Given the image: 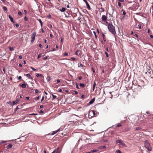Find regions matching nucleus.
Wrapping results in <instances>:
<instances>
[{
    "label": "nucleus",
    "instance_id": "1",
    "mask_svg": "<svg viewBox=\"0 0 153 153\" xmlns=\"http://www.w3.org/2000/svg\"><path fill=\"white\" fill-rule=\"evenodd\" d=\"M108 24V28L109 31L113 35L116 34V32L115 29V27L111 23L109 22Z\"/></svg>",
    "mask_w": 153,
    "mask_h": 153
},
{
    "label": "nucleus",
    "instance_id": "2",
    "mask_svg": "<svg viewBox=\"0 0 153 153\" xmlns=\"http://www.w3.org/2000/svg\"><path fill=\"white\" fill-rule=\"evenodd\" d=\"M145 146L149 151H151L152 150V148L148 141L147 140L145 141Z\"/></svg>",
    "mask_w": 153,
    "mask_h": 153
},
{
    "label": "nucleus",
    "instance_id": "3",
    "mask_svg": "<svg viewBox=\"0 0 153 153\" xmlns=\"http://www.w3.org/2000/svg\"><path fill=\"white\" fill-rule=\"evenodd\" d=\"M116 143H119L124 147H126L127 146L124 143L123 141L121 140H116Z\"/></svg>",
    "mask_w": 153,
    "mask_h": 153
},
{
    "label": "nucleus",
    "instance_id": "4",
    "mask_svg": "<svg viewBox=\"0 0 153 153\" xmlns=\"http://www.w3.org/2000/svg\"><path fill=\"white\" fill-rule=\"evenodd\" d=\"M36 34V32H33L31 34V42L33 43L35 40V36Z\"/></svg>",
    "mask_w": 153,
    "mask_h": 153
},
{
    "label": "nucleus",
    "instance_id": "5",
    "mask_svg": "<svg viewBox=\"0 0 153 153\" xmlns=\"http://www.w3.org/2000/svg\"><path fill=\"white\" fill-rule=\"evenodd\" d=\"M101 19L102 21L105 22L106 24L108 23L107 21V17L105 15H102V16Z\"/></svg>",
    "mask_w": 153,
    "mask_h": 153
},
{
    "label": "nucleus",
    "instance_id": "6",
    "mask_svg": "<svg viewBox=\"0 0 153 153\" xmlns=\"http://www.w3.org/2000/svg\"><path fill=\"white\" fill-rule=\"evenodd\" d=\"M24 75L26 76L29 79H33V78L29 74H25Z\"/></svg>",
    "mask_w": 153,
    "mask_h": 153
},
{
    "label": "nucleus",
    "instance_id": "7",
    "mask_svg": "<svg viewBox=\"0 0 153 153\" xmlns=\"http://www.w3.org/2000/svg\"><path fill=\"white\" fill-rule=\"evenodd\" d=\"M59 147H58L57 149H56L54 151L52 152L51 153H57L58 152L59 153Z\"/></svg>",
    "mask_w": 153,
    "mask_h": 153
},
{
    "label": "nucleus",
    "instance_id": "8",
    "mask_svg": "<svg viewBox=\"0 0 153 153\" xmlns=\"http://www.w3.org/2000/svg\"><path fill=\"white\" fill-rule=\"evenodd\" d=\"M8 16L11 21L13 23H15V22L14 21L13 19L10 15H9Z\"/></svg>",
    "mask_w": 153,
    "mask_h": 153
},
{
    "label": "nucleus",
    "instance_id": "9",
    "mask_svg": "<svg viewBox=\"0 0 153 153\" xmlns=\"http://www.w3.org/2000/svg\"><path fill=\"white\" fill-rule=\"evenodd\" d=\"M60 130V128H59L57 130H56L53 131L51 133L52 135H53L54 134L56 133L59 130Z\"/></svg>",
    "mask_w": 153,
    "mask_h": 153
},
{
    "label": "nucleus",
    "instance_id": "10",
    "mask_svg": "<svg viewBox=\"0 0 153 153\" xmlns=\"http://www.w3.org/2000/svg\"><path fill=\"white\" fill-rule=\"evenodd\" d=\"M19 99H16V100L15 101H13V105H14L16 104L19 101Z\"/></svg>",
    "mask_w": 153,
    "mask_h": 153
},
{
    "label": "nucleus",
    "instance_id": "11",
    "mask_svg": "<svg viewBox=\"0 0 153 153\" xmlns=\"http://www.w3.org/2000/svg\"><path fill=\"white\" fill-rule=\"evenodd\" d=\"M85 3L86 4V5L87 7V8H88V9L89 10H90L91 9L89 5V4L87 2V1H86V2H85Z\"/></svg>",
    "mask_w": 153,
    "mask_h": 153
},
{
    "label": "nucleus",
    "instance_id": "12",
    "mask_svg": "<svg viewBox=\"0 0 153 153\" xmlns=\"http://www.w3.org/2000/svg\"><path fill=\"white\" fill-rule=\"evenodd\" d=\"M95 98H94L93 99H92L91 101H90V102H89V104H92V103H93V102H94V101H95Z\"/></svg>",
    "mask_w": 153,
    "mask_h": 153
},
{
    "label": "nucleus",
    "instance_id": "13",
    "mask_svg": "<svg viewBox=\"0 0 153 153\" xmlns=\"http://www.w3.org/2000/svg\"><path fill=\"white\" fill-rule=\"evenodd\" d=\"M90 114H93V116H94L95 114V111L93 110L91 111H90V112H89V115Z\"/></svg>",
    "mask_w": 153,
    "mask_h": 153
},
{
    "label": "nucleus",
    "instance_id": "14",
    "mask_svg": "<svg viewBox=\"0 0 153 153\" xmlns=\"http://www.w3.org/2000/svg\"><path fill=\"white\" fill-rule=\"evenodd\" d=\"M37 20L39 22L40 24L41 27H42V26L43 23H42V22L41 20L40 19H38Z\"/></svg>",
    "mask_w": 153,
    "mask_h": 153
},
{
    "label": "nucleus",
    "instance_id": "15",
    "mask_svg": "<svg viewBox=\"0 0 153 153\" xmlns=\"http://www.w3.org/2000/svg\"><path fill=\"white\" fill-rule=\"evenodd\" d=\"M36 76L37 77H44L41 74H37L36 75Z\"/></svg>",
    "mask_w": 153,
    "mask_h": 153
},
{
    "label": "nucleus",
    "instance_id": "16",
    "mask_svg": "<svg viewBox=\"0 0 153 153\" xmlns=\"http://www.w3.org/2000/svg\"><path fill=\"white\" fill-rule=\"evenodd\" d=\"M26 85H27V84H25V83H23V84H22V85H21V86L23 88H26Z\"/></svg>",
    "mask_w": 153,
    "mask_h": 153
},
{
    "label": "nucleus",
    "instance_id": "17",
    "mask_svg": "<svg viewBox=\"0 0 153 153\" xmlns=\"http://www.w3.org/2000/svg\"><path fill=\"white\" fill-rule=\"evenodd\" d=\"M66 10L65 8L62 7V9H60L59 10L62 12H64Z\"/></svg>",
    "mask_w": 153,
    "mask_h": 153
},
{
    "label": "nucleus",
    "instance_id": "18",
    "mask_svg": "<svg viewBox=\"0 0 153 153\" xmlns=\"http://www.w3.org/2000/svg\"><path fill=\"white\" fill-rule=\"evenodd\" d=\"M83 66V65L81 63H79L78 64V67L80 68H82Z\"/></svg>",
    "mask_w": 153,
    "mask_h": 153
},
{
    "label": "nucleus",
    "instance_id": "19",
    "mask_svg": "<svg viewBox=\"0 0 153 153\" xmlns=\"http://www.w3.org/2000/svg\"><path fill=\"white\" fill-rule=\"evenodd\" d=\"M13 145L12 144H9L7 146V148H10L12 147Z\"/></svg>",
    "mask_w": 153,
    "mask_h": 153
},
{
    "label": "nucleus",
    "instance_id": "20",
    "mask_svg": "<svg viewBox=\"0 0 153 153\" xmlns=\"http://www.w3.org/2000/svg\"><path fill=\"white\" fill-rule=\"evenodd\" d=\"M52 96H53V99H52V100H53L55 98H56L57 97V96L56 95H54V94H52Z\"/></svg>",
    "mask_w": 153,
    "mask_h": 153
},
{
    "label": "nucleus",
    "instance_id": "21",
    "mask_svg": "<svg viewBox=\"0 0 153 153\" xmlns=\"http://www.w3.org/2000/svg\"><path fill=\"white\" fill-rule=\"evenodd\" d=\"M79 86L80 87H84L85 86V84L83 83H80L79 85Z\"/></svg>",
    "mask_w": 153,
    "mask_h": 153
},
{
    "label": "nucleus",
    "instance_id": "22",
    "mask_svg": "<svg viewBox=\"0 0 153 153\" xmlns=\"http://www.w3.org/2000/svg\"><path fill=\"white\" fill-rule=\"evenodd\" d=\"M98 150H97V149H94V150H91V152H97L98 151Z\"/></svg>",
    "mask_w": 153,
    "mask_h": 153
},
{
    "label": "nucleus",
    "instance_id": "23",
    "mask_svg": "<svg viewBox=\"0 0 153 153\" xmlns=\"http://www.w3.org/2000/svg\"><path fill=\"white\" fill-rule=\"evenodd\" d=\"M121 125H122V124H121V123H119L117 124L116 125V127H118L121 126Z\"/></svg>",
    "mask_w": 153,
    "mask_h": 153
},
{
    "label": "nucleus",
    "instance_id": "24",
    "mask_svg": "<svg viewBox=\"0 0 153 153\" xmlns=\"http://www.w3.org/2000/svg\"><path fill=\"white\" fill-rule=\"evenodd\" d=\"M141 129V128L140 127H138L135 128V129L136 130H138Z\"/></svg>",
    "mask_w": 153,
    "mask_h": 153
},
{
    "label": "nucleus",
    "instance_id": "25",
    "mask_svg": "<svg viewBox=\"0 0 153 153\" xmlns=\"http://www.w3.org/2000/svg\"><path fill=\"white\" fill-rule=\"evenodd\" d=\"M96 82H94L93 85V90L94 91L95 88V87L96 86Z\"/></svg>",
    "mask_w": 153,
    "mask_h": 153
},
{
    "label": "nucleus",
    "instance_id": "26",
    "mask_svg": "<svg viewBox=\"0 0 153 153\" xmlns=\"http://www.w3.org/2000/svg\"><path fill=\"white\" fill-rule=\"evenodd\" d=\"M75 54L76 55H79V50H77L76 51Z\"/></svg>",
    "mask_w": 153,
    "mask_h": 153
},
{
    "label": "nucleus",
    "instance_id": "27",
    "mask_svg": "<svg viewBox=\"0 0 153 153\" xmlns=\"http://www.w3.org/2000/svg\"><path fill=\"white\" fill-rule=\"evenodd\" d=\"M115 153H122L120 150H116Z\"/></svg>",
    "mask_w": 153,
    "mask_h": 153
},
{
    "label": "nucleus",
    "instance_id": "28",
    "mask_svg": "<svg viewBox=\"0 0 153 153\" xmlns=\"http://www.w3.org/2000/svg\"><path fill=\"white\" fill-rule=\"evenodd\" d=\"M9 49L10 50V51H13L14 50V49L13 47H9Z\"/></svg>",
    "mask_w": 153,
    "mask_h": 153
},
{
    "label": "nucleus",
    "instance_id": "29",
    "mask_svg": "<svg viewBox=\"0 0 153 153\" xmlns=\"http://www.w3.org/2000/svg\"><path fill=\"white\" fill-rule=\"evenodd\" d=\"M105 54L106 56L107 57H108V56H108V53L106 52V51H105Z\"/></svg>",
    "mask_w": 153,
    "mask_h": 153
},
{
    "label": "nucleus",
    "instance_id": "30",
    "mask_svg": "<svg viewBox=\"0 0 153 153\" xmlns=\"http://www.w3.org/2000/svg\"><path fill=\"white\" fill-rule=\"evenodd\" d=\"M3 8L4 10H5V11L7 10V8L6 7H5V6L3 7Z\"/></svg>",
    "mask_w": 153,
    "mask_h": 153
},
{
    "label": "nucleus",
    "instance_id": "31",
    "mask_svg": "<svg viewBox=\"0 0 153 153\" xmlns=\"http://www.w3.org/2000/svg\"><path fill=\"white\" fill-rule=\"evenodd\" d=\"M24 19L25 21H27L28 20V18L26 16H25L24 17Z\"/></svg>",
    "mask_w": 153,
    "mask_h": 153
},
{
    "label": "nucleus",
    "instance_id": "32",
    "mask_svg": "<svg viewBox=\"0 0 153 153\" xmlns=\"http://www.w3.org/2000/svg\"><path fill=\"white\" fill-rule=\"evenodd\" d=\"M30 68H31L33 71H36V69L35 68H33V67H30Z\"/></svg>",
    "mask_w": 153,
    "mask_h": 153
},
{
    "label": "nucleus",
    "instance_id": "33",
    "mask_svg": "<svg viewBox=\"0 0 153 153\" xmlns=\"http://www.w3.org/2000/svg\"><path fill=\"white\" fill-rule=\"evenodd\" d=\"M76 88H77L78 89H79V87L78 86V84L77 83H76Z\"/></svg>",
    "mask_w": 153,
    "mask_h": 153
},
{
    "label": "nucleus",
    "instance_id": "34",
    "mask_svg": "<svg viewBox=\"0 0 153 153\" xmlns=\"http://www.w3.org/2000/svg\"><path fill=\"white\" fill-rule=\"evenodd\" d=\"M18 14L19 15H22V13H21V12L20 11H19L18 12Z\"/></svg>",
    "mask_w": 153,
    "mask_h": 153
},
{
    "label": "nucleus",
    "instance_id": "35",
    "mask_svg": "<svg viewBox=\"0 0 153 153\" xmlns=\"http://www.w3.org/2000/svg\"><path fill=\"white\" fill-rule=\"evenodd\" d=\"M93 33L95 35V37L96 38H97V36L96 35V32H95V31H93Z\"/></svg>",
    "mask_w": 153,
    "mask_h": 153
},
{
    "label": "nucleus",
    "instance_id": "36",
    "mask_svg": "<svg viewBox=\"0 0 153 153\" xmlns=\"http://www.w3.org/2000/svg\"><path fill=\"white\" fill-rule=\"evenodd\" d=\"M41 56H42V54H39L38 56V58H39Z\"/></svg>",
    "mask_w": 153,
    "mask_h": 153
},
{
    "label": "nucleus",
    "instance_id": "37",
    "mask_svg": "<svg viewBox=\"0 0 153 153\" xmlns=\"http://www.w3.org/2000/svg\"><path fill=\"white\" fill-rule=\"evenodd\" d=\"M118 5L119 7H120L121 6V3L120 2H118Z\"/></svg>",
    "mask_w": 153,
    "mask_h": 153
},
{
    "label": "nucleus",
    "instance_id": "38",
    "mask_svg": "<svg viewBox=\"0 0 153 153\" xmlns=\"http://www.w3.org/2000/svg\"><path fill=\"white\" fill-rule=\"evenodd\" d=\"M134 36H136L137 38H138V35L136 33H135L134 34Z\"/></svg>",
    "mask_w": 153,
    "mask_h": 153
},
{
    "label": "nucleus",
    "instance_id": "39",
    "mask_svg": "<svg viewBox=\"0 0 153 153\" xmlns=\"http://www.w3.org/2000/svg\"><path fill=\"white\" fill-rule=\"evenodd\" d=\"M39 92V90L37 89H36L35 91V92L36 93H38Z\"/></svg>",
    "mask_w": 153,
    "mask_h": 153
},
{
    "label": "nucleus",
    "instance_id": "40",
    "mask_svg": "<svg viewBox=\"0 0 153 153\" xmlns=\"http://www.w3.org/2000/svg\"><path fill=\"white\" fill-rule=\"evenodd\" d=\"M48 58V56H45V57H44L43 58V59L44 60H46V59H47Z\"/></svg>",
    "mask_w": 153,
    "mask_h": 153
},
{
    "label": "nucleus",
    "instance_id": "41",
    "mask_svg": "<svg viewBox=\"0 0 153 153\" xmlns=\"http://www.w3.org/2000/svg\"><path fill=\"white\" fill-rule=\"evenodd\" d=\"M100 9L101 10V12H104L105 11L104 9L103 8H100Z\"/></svg>",
    "mask_w": 153,
    "mask_h": 153
},
{
    "label": "nucleus",
    "instance_id": "42",
    "mask_svg": "<svg viewBox=\"0 0 153 153\" xmlns=\"http://www.w3.org/2000/svg\"><path fill=\"white\" fill-rule=\"evenodd\" d=\"M64 56H68V53L67 52H65L64 53Z\"/></svg>",
    "mask_w": 153,
    "mask_h": 153
},
{
    "label": "nucleus",
    "instance_id": "43",
    "mask_svg": "<svg viewBox=\"0 0 153 153\" xmlns=\"http://www.w3.org/2000/svg\"><path fill=\"white\" fill-rule=\"evenodd\" d=\"M71 59L72 60H76V59L75 58H74V57H71Z\"/></svg>",
    "mask_w": 153,
    "mask_h": 153
},
{
    "label": "nucleus",
    "instance_id": "44",
    "mask_svg": "<svg viewBox=\"0 0 153 153\" xmlns=\"http://www.w3.org/2000/svg\"><path fill=\"white\" fill-rule=\"evenodd\" d=\"M44 96H43L42 99L41 100V101L42 102V101H43V100H44Z\"/></svg>",
    "mask_w": 153,
    "mask_h": 153
},
{
    "label": "nucleus",
    "instance_id": "45",
    "mask_svg": "<svg viewBox=\"0 0 153 153\" xmlns=\"http://www.w3.org/2000/svg\"><path fill=\"white\" fill-rule=\"evenodd\" d=\"M138 28L139 29H140V28H141V26L140 25H138Z\"/></svg>",
    "mask_w": 153,
    "mask_h": 153
},
{
    "label": "nucleus",
    "instance_id": "46",
    "mask_svg": "<svg viewBox=\"0 0 153 153\" xmlns=\"http://www.w3.org/2000/svg\"><path fill=\"white\" fill-rule=\"evenodd\" d=\"M40 113H43V111L42 110H40Z\"/></svg>",
    "mask_w": 153,
    "mask_h": 153
},
{
    "label": "nucleus",
    "instance_id": "47",
    "mask_svg": "<svg viewBox=\"0 0 153 153\" xmlns=\"http://www.w3.org/2000/svg\"><path fill=\"white\" fill-rule=\"evenodd\" d=\"M102 141L104 142H106L107 141V140H103Z\"/></svg>",
    "mask_w": 153,
    "mask_h": 153
},
{
    "label": "nucleus",
    "instance_id": "48",
    "mask_svg": "<svg viewBox=\"0 0 153 153\" xmlns=\"http://www.w3.org/2000/svg\"><path fill=\"white\" fill-rule=\"evenodd\" d=\"M82 79V77L81 76H80L79 77L78 79L79 80H81Z\"/></svg>",
    "mask_w": 153,
    "mask_h": 153
},
{
    "label": "nucleus",
    "instance_id": "49",
    "mask_svg": "<svg viewBox=\"0 0 153 153\" xmlns=\"http://www.w3.org/2000/svg\"><path fill=\"white\" fill-rule=\"evenodd\" d=\"M22 79V77L21 76H19V77H18V79L19 80V79Z\"/></svg>",
    "mask_w": 153,
    "mask_h": 153
},
{
    "label": "nucleus",
    "instance_id": "50",
    "mask_svg": "<svg viewBox=\"0 0 153 153\" xmlns=\"http://www.w3.org/2000/svg\"><path fill=\"white\" fill-rule=\"evenodd\" d=\"M74 93L75 94H78V92L77 91H74Z\"/></svg>",
    "mask_w": 153,
    "mask_h": 153
},
{
    "label": "nucleus",
    "instance_id": "51",
    "mask_svg": "<svg viewBox=\"0 0 153 153\" xmlns=\"http://www.w3.org/2000/svg\"><path fill=\"white\" fill-rule=\"evenodd\" d=\"M120 2H123L124 1V0H118Z\"/></svg>",
    "mask_w": 153,
    "mask_h": 153
},
{
    "label": "nucleus",
    "instance_id": "52",
    "mask_svg": "<svg viewBox=\"0 0 153 153\" xmlns=\"http://www.w3.org/2000/svg\"><path fill=\"white\" fill-rule=\"evenodd\" d=\"M15 26L17 27H19V25L18 24H16Z\"/></svg>",
    "mask_w": 153,
    "mask_h": 153
},
{
    "label": "nucleus",
    "instance_id": "53",
    "mask_svg": "<svg viewBox=\"0 0 153 153\" xmlns=\"http://www.w3.org/2000/svg\"><path fill=\"white\" fill-rule=\"evenodd\" d=\"M49 78H50V77L49 76H48L47 77V79L48 80V81H49Z\"/></svg>",
    "mask_w": 153,
    "mask_h": 153
},
{
    "label": "nucleus",
    "instance_id": "54",
    "mask_svg": "<svg viewBox=\"0 0 153 153\" xmlns=\"http://www.w3.org/2000/svg\"><path fill=\"white\" fill-rule=\"evenodd\" d=\"M102 36L103 38H105V35L103 33H102Z\"/></svg>",
    "mask_w": 153,
    "mask_h": 153
},
{
    "label": "nucleus",
    "instance_id": "55",
    "mask_svg": "<svg viewBox=\"0 0 153 153\" xmlns=\"http://www.w3.org/2000/svg\"><path fill=\"white\" fill-rule=\"evenodd\" d=\"M44 107L43 105H40V108H43Z\"/></svg>",
    "mask_w": 153,
    "mask_h": 153
},
{
    "label": "nucleus",
    "instance_id": "56",
    "mask_svg": "<svg viewBox=\"0 0 153 153\" xmlns=\"http://www.w3.org/2000/svg\"><path fill=\"white\" fill-rule=\"evenodd\" d=\"M35 98L36 99L39 100V97L38 96V97H36Z\"/></svg>",
    "mask_w": 153,
    "mask_h": 153
},
{
    "label": "nucleus",
    "instance_id": "57",
    "mask_svg": "<svg viewBox=\"0 0 153 153\" xmlns=\"http://www.w3.org/2000/svg\"><path fill=\"white\" fill-rule=\"evenodd\" d=\"M6 141H1V143H4L5 142H6Z\"/></svg>",
    "mask_w": 153,
    "mask_h": 153
},
{
    "label": "nucleus",
    "instance_id": "58",
    "mask_svg": "<svg viewBox=\"0 0 153 153\" xmlns=\"http://www.w3.org/2000/svg\"><path fill=\"white\" fill-rule=\"evenodd\" d=\"M22 56L21 55H20L19 56V59H21L22 58Z\"/></svg>",
    "mask_w": 153,
    "mask_h": 153
},
{
    "label": "nucleus",
    "instance_id": "59",
    "mask_svg": "<svg viewBox=\"0 0 153 153\" xmlns=\"http://www.w3.org/2000/svg\"><path fill=\"white\" fill-rule=\"evenodd\" d=\"M59 92H62V89H60L59 90Z\"/></svg>",
    "mask_w": 153,
    "mask_h": 153
},
{
    "label": "nucleus",
    "instance_id": "60",
    "mask_svg": "<svg viewBox=\"0 0 153 153\" xmlns=\"http://www.w3.org/2000/svg\"><path fill=\"white\" fill-rule=\"evenodd\" d=\"M81 97L82 98H84L85 97V96L84 95H82L81 96Z\"/></svg>",
    "mask_w": 153,
    "mask_h": 153
},
{
    "label": "nucleus",
    "instance_id": "61",
    "mask_svg": "<svg viewBox=\"0 0 153 153\" xmlns=\"http://www.w3.org/2000/svg\"><path fill=\"white\" fill-rule=\"evenodd\" d=\"M123 14L124 15H126V12H125V11H124L123 12Z\"/></svg>",
    "mask_w": 153,
    "mask_h": 153
},
{
    "label": "nucleus",
    "instance_id": "62",
    "mask_svg": "<svg viewBox=\"0 0 153 153\" xmlns=\"http://www.w3.org/2000/svg\"><path fill=\"white\" fill-rule=\"evenodd\" d=\"M61 42L62 43L63 42V39L62 38H61Z\"/></svg>",
    "mask_w": 153,
    "mask_h": 153
},
{
    "label": "nucleus",
    "instance_id": "63",
    "mask_svg": "<svg viewBox=\"0 0 153 153\" xmlns=\"http://www.w3.org/2000/svg\"><path fill=\"white\" fill-rule=\"evenodd\" d=\"M19 66L20 67H22V65L21 63H19Z\"/></svg>",
    "mask_w": 153,
    "mask_h": 153
},
{
    "label": "nucleus",
    "instance_id": "64",
    "mask_svg": "<svg viewBox=\"0 0 153 153\" xmlns=\"http://www.w3.org/2000/svg\"><path fill=\"white\" fill-rule=\"evenodd\" d=\"M25 98H26L27 100H28L29 99L30 97H25Z\"/></svg>",
    "mask_w": 153,
    "mask_h": 153
}]
</instances>
